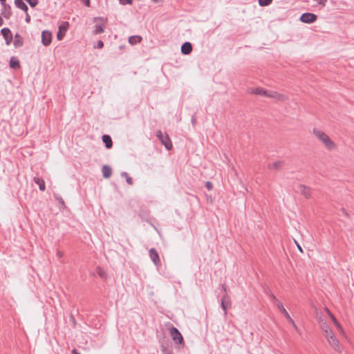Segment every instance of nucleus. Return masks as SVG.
Listing matches in <instances>:
<instances>
[{"instance_id":"1","label":"nucleus","mask_w":354,"mask_h":354,"mask_svg":"<svg viewBox=\"0 0 354 354\" xmlns=\"http://www.w3.org/2000/svg\"><path fill=\"white\" fill-rule=\"evenodd\" d=\"M313 133L328 150H333L335 148V144L334 142L324 131L317 129H313Z\"/></svg>"},{"instance_id":"2","label":"nucleus","mask_w":354,"mask_h":354,"mask_svg":"<svg viewBox=\"0 0 354 354\" xmlns=\"http://www.w3.org/2000/svg\"><path fill=\"white\" fill-rule=\"evenodd\" d=\"M156 136L167 150L172 148V143L167 133H163L160 130H158L156 131Z\"/></svg>"},{"instance_id":"3","label":"nucleus","mask_w":354,"mask_h":354,"mask_svg":"<svg viewBox=\"0 0 354 354\" xmlns=\"http://www.w3.org/2000/svg\"><path fill=\"white\" fill-rule=\"evenodd\" d=\"M317 19V16L314 13L304 12L300 17L299 20L304 24H312Z\"/></svg>"},{"instance_id":"4","label":"nucleus","mask_w":354,"mask_h":354,"mask_svg":"<svg viewBox=\"0 0 354 354\" xmlns=\"http://www.w3.org/2000/svg\"><path fill=\"white\" fill-rule=\"evenodd\" d=\"M170 335L172 339L178 344H183V337L180 331L174 326H172L170 329Z\"/></svg>"},{"instance_id":"5","label":"nucleus","mask_w":354,"mask_h":354,"mask_svg":"<svg viewBox=\"0 0 354 354\" xmlns=\"http://www.w3.org/2000/svg\"><path fill=\"white\" fill-rule=\"evenodd\" d=\"M326 339L329 344L333 347L334 350L338 352L341 351V346L339 344V342L335 335H330V337H328Z\"/></svg>"},{"instance_id":"6","label":"nucleus","mask_w":354,"mask_h":354,"mask_svg":"<svg viewBox=\"0 0 354 354\" xmlns=\"http://www.w3.org/2000/svg\"><path fill=\"white\" fill-rule=\"evenodd\" d=\"M52 41V34L48 30H43L41 32V43L44 46H48Z\"/></svg>"},{"instance_id":"7","label":"nucleus","mask_w":354,"mask_h":354,"mask_svg":"<svg viewBox=\"0 0 354 354\" xmlns=\"http://www.w3.org/2000/svg\"><path fill=\"white\" fill-rule=\"evenodd\" d=\"M68 26L69 24L67 21L62 22V24L59 26V30L57 34V39L58 40L60 41L64 38L65 32L67 30Z\"/></svg>"},{"instance_id":"8","label":"nucleus","mask_w":354,"mask_h":354,"mask_svg":"<svg viewBox=\"0 0 354 354\" xmlns=\"http://www.w3.org/2000/svg\"><path fill=\"white\" fill-rule=\"evenodd\" d=\"M149 254L150 259L156 266L160 265V259L159 257V254L155 248H151L149 250Z\"/></svg>"},{"instance_id":"9","label":"nucleus","mask_w":354,"mask_h":354,"mask_svg":"<svg viewBox=\"0 0 354 354\" xmlns=\"http://www.w3.org/2000/svg\"><path fill=\"white\" fill-rule=\"evenodd\" d=\"M1 33L5 39L6 45H10L12 40V35L8 28H3L1 30Z\"/></svg>"},{"instance_id":"10","label":"nucleus","mask_w":354,"mask_h":354,"mask_svg":"<svg viewBox=\"0 0 354 354\" xmlns=\"http://www.w3.org/2000/svg\"><path fill=\"white\" fill-rule=\"evenodd\" d=\"M231 304L229 297L225 294L223 295L221 300V306L223 310L224 316L225 317L227 314V307Z\"/></svg>"},{"instance_id":"11","label":"nucleus","mask_w":354,"mask_h":354,"mask_svg":"<svg viewBox=\"0 0 354 354\" xmlns=\"http://www.w3.org/2000/svg\"><path fill=\"white\" fill-rule=\"evenodd\" d=\"M266 97L274 98L278 100L283 101L286 99L285 95L278 93L277 92L273 91H267V95Z\"/></svg>"},{"instance_id":"12","label":"nucleus","mask_w":354,"mask_h":354,"mask_svg":"<svg viewBox=\"0 0 354 354\" xmlns=\"http://www.w3.org/2000/svg\"><path fill=\"white\" fill-rule=\"evenodd\" d=\"M277 306L278 307V308L280 310V311L281 312V313L286 317V318L290 322H291L293 325H295V322L294 321L292 320V319L290 317V315L288 314V313L286 311V310L285 309V308L283 307L282 303H281L280 301H277Z\"/></svg>"},{"instance_id":"13","label":"nucleus","mask_w":354,"mask_h":354,"mask_svg":"<svg viewBox=\"0 0 354 354\" xmlns=\"http://www.w3.org/2000/svg\"><path fill=\"white\" fill-rule=\"evenodd\" d=\"M180 50L183 55H189L192 50V44L189 41L183 43L181 46Z\"/></svg>"},{"instance_id":"14","label":"nucleus","mask_w":354,"mask_h":354,"mask_svg":"<svg viewBox=\"0 0 354 354\" xmlns=\"http://www.w3.org/2000/svg\"><path fill=\"white\" fill-rule=\"evenodd\" d=\"M1 15L6 18L9 19L12 15L11 8L8 4L1 5Z\"/></svg>"},{"instance_id":"15","label":"nucleus","mask_w":354,"mask_h":354,"mask_svg":"<svg viewBox=\"0 0 354 354\" xmlns=\"http://www.w3.org/2000/svg\"><path fill=\"white\" fill-rule=\"evenodd\" d=\"M297 189V192H301L306 198H310V191L309 187L303 185H299Z\"/></svg>"},{"instance_id":"16","label":"nucleus","mask_w":354,"mask_h":354,"mask_svg":"<svg viewBox=\"0 0 354 354\" xmlns=\"http://www.w3.org/2000/svg\"><path fill=\"white\" fill-rule=\"evenodd\" d=\"M13 44L15 48L21 47L24 44V39H23L22 37L20 35H19L18 33H17L15 35V39H14Z\"/></svg>"},{"instance_id":"17","label":"nucleus","mask_w":354,"mask_h":354,"mask_svg":"<svg viewBox=\"0 0 354 354\" xmlns=\"http://www.w3.org/2000/svg\"><path fill=\"white\" fill-rule=\"evenodd\" d=\"M15 4L17 8L22 10L25 12H28V8L23 0H15Z\"/></svg>"},{"instance_id":"18","label":"nucleus","mask_w":354,"mask_h":354,"mask_svg":"<svg viewBox=\"0 0 354 354\" xmlns=\"http://www.w3.org/2000/svg\"><path fill=\"white\" fill-rule=\"evenodd\" d=\"M102 141L107 149H110L113 146L111 138L109 135L102 136Z\"/></svg>"},{"instance_id":"19","label":"nucleus","mask_w":354,"mask_h":354,"mask_svg":"<svg viewBox=\"0 0 354 354\" xmlns=\"http://www.w3.org/2000/svg\"><path fill=\"white\" fill-rule=\"evenodd\" d=\"M102 170L103 177L104 178H109L112 174V169H111V167H109L108 165H104L102 167Z\"/></svg>"},{"instance_id":"20","label":"nucleus","mask_w":354,"mask_h":354,"mask_svg":"<svg viewBox=\"0 0 354 354\" xmlns=\"http://www.w3.org/2000/svg\"><path fill=\"white\" fill-rule=\"evenodd\" d=\"M33 181L35 184L39 185V188L41 191H44L46 189L45 182L42 178L35 177L33 178Z\"/></svg>"},{"instance_id":"21","label":"nucleus","mask_w":354,"mask_h":354,"mask_svg":"<svg viewBox=\"0 0 354 354\" xmlns=\"http://www.w3.org/2000/svg\"><path fill=\"white\" fill-rule=\"evenodd\" d=\"M10 67L14 69L20 68L19 61L17 58L12 57L9 62Z\"/></svg>"},{"instance_id":"22","label":"nucleus","mask_w":354,"mask_h":354,"mask_svg":"<svg viewBox=\"0 0 354 354\" xmlns=\"http://www.w3.org/2000/svg\"><path fill=\"white\" fill-rule=\"evenodd\" d=\"M322 329L324 332L325 337H330V335H334L330 327L326 323H324L322 326Z\"/></svg>"},{"instance_id":"23","label":"nucleus","mask_w":354,"mask_h":354,"mask_svg":"<svg viewBox=\"0 0 354 354\" xmlns=\"http://www.w3.org/2000/svg\"><path fill=\"white\" fill-rule=\"evenodd\" d=\"M251 93L253 94H255V95H262V96H266V95H267V91L263 88H259V87L252 88L251 91Z\"/></svg>"},{"instance_id":"24","label":"nucleus","mask_w":354,"mask_h":354,"mask_svg":"<svg viewBox=\"0 0 354 354\" xmlns=\"http://www.w3.org/2000/svg\"><path fill=\"white\" fill-rule=\"evenodd\" d=\"M104 32V26L100 24H95L93 29V34L98 35Z\"/></svg>"},{"instance_id":"25","label":"nucleus","mask_w":354,"mask_h":354,"mask_svg":"<svg viewBox=\"0 0 354 354\" xmlns=\"http://www.w3.org/2000/svg\"><path fill=\"white\" fill-rule=\"evenodd\" d=\"M142 41V37L139 35L131 36L129 38V42L131 44H136Z\"/></svg>"},{"instance_id":"26","label":"nucleus","mask_w":354,"mask_h":354,"mask_svg":"<svg viewBox=\"0 0 354 354\" xmlns=\"http://www.w3.org/2000/svg\"><path fill=\"white\" fill-rule=\"evenodd\" d=\"M283 164V162L282 161H277V162H274L273 163H272L271 165H269V168L270 169H279L281 167Z\"/></svg>"},{"instance_id":"27","label":"nucleus","mask_w":354,"mask_h":354,"mask_svg":"<svg viewBox=\"0 0 354 354\" xmlns=\"http://www.w3.org/2000/svg\"><path fill=\"white\" fill-rule=\"evenodd\" d=\"M121 175L126 178V181L129 185L133 184L132 178L128 175V174L125 171L122 172Z\"/></svg>"},{"instance_id":"28","label":"nucleus","mask_w":354,"mask_h":354,"mask_svg":"<svg viewBox=\"0 0 354 354\" xmlns=\"http://www.w3.org/2000/svg\"><path fill=\"white\" fill-rule=\"evenodd\" d=\"M272 0H259V4L261 6H268L271 4Z\"/></svg>"},{"instance_id":"29","label":"nucleus","mask_w":354,"mask_h":354,"mask_svg":"<svg viewBox=\"0 0 354 354\" xmlns=\"http://www.w3.org/2000/svg\"><path fill=\"white\" fill-rule=\"evenodd\" d=\"M54 197L62 205V207H65V203L60 196L54 194Z\"/></svg>"},{"instance_id":"30","label":"nucleus","mask_w":354,"mask_h":354,"mask_svg":"<svg viewBox=\"0 0 354 354\" xmlns=\"http://www.w3.org/2000/svg\"><path fill=\"white\" fill-rule=\"evenodd\" d=\"M268 295L270 297V300L276 305H277V301H279L277 299V297L271 292H268Z\"/></svg>"},{"instance_id":"31","label":"nucleus","mask_w":354,"mask_h":354,"mask_svg":"<svg viewBox=\"0 0 354 354\" xmlns=\"http://www.w3.org/2000/svg\"><path fill=\"white\" fill-rule=\"evenodd\" d=\"M161 351L162 353V354H173L172 353V351H170L169 349H168L166 346H165L164 345H162L161 346Z\"/></svg>"},{"instance_id":"32","label":"nucleus","mask_w":354,"mask_h":354,"mask_svg":"<svg viewBox=\"0 0 354 354\" xmlns=\"http://www.w3.org/2000/svg\"><path fill=\"white\" fill-rule=\"evenodd\" d=\"M26 1L32 8L35 7L39 3L38 0H26Z\"/></svg>"},{"instance_id":"33","label":"nucleus","mask_w":354,"mask_h":354,"mask_svg":"<svg viewBox=\"0 0 354 354\" xmlns=\"http://www.w3.org/2000/svg\"><path fill=\"white\" fill-rule=\"evenodd\" d=\"M313 1L316 2L318 5L322 6V7H324L327 2V0H313Z\"/></svg>"},{"instance_id":"34","label":"nucleus","mask_w":354,"mask_h":354,"mask_svg":"<svg viewBox=\"0 0 354 354\" xmlns=\"http://www.w3.org/2000/svg\"><path fill=\"white\" fill-rule=\"evenodd\" d=\"M120 3L122 5L131 4L133 0H118Z\"/></svg>"},{"instance_id":"35","label":"nucleus","mask_w":354,"mask_h":354,"mask_svg":"<svg viewBox=\"0 0 354 354\" xmlns=\"http://www.w3.org/2000/svg\"><path fill=\"white\" fill-rule=\"evenodd\" d=\"M328 314H329L330 317H331L332 320L333 321V322H334L337 326H338L339 327V323L337 322V319H335V317H334V315H333V314H331V313H330V311H329V310H328Z\"/></svg>"},{"instance_id":"36","label":"nucleus","mask_w":354,"mask_h":354,"mask_svg":"<svg viewBox=\"0 0 354 354\" xmlns=\"http://www.w3.org/2000/svg\"><path fill=\"white\" fill-rule=\"evenodd\" d=\"M205 187L209 191L213 188V185L210 181H207L205 183Z\"/></svg>"},{"instance_id":"37","label":"nucleus","mask_w":354,"mask_h":354,"mask_svg":"<svg viewBox=\"0 0 354 354\" xmlns=\"http://www.w3.org/2000/svg\"><path fill=\"white\" fill-rule=\"evenodd\" d=\"M103 46H104L103 41L102 40L97 41V45H96L95 48H102Z\"/></svg>"},{"instance_id":"38","label":"nucleus","mask_w":354,"mask_h":354,"mask_svg":"<svg viewBox=\"0 0 354 354\" xmlns=\"http://www.w3.org/2000/svg\"><path fill=\"white\" fill-rule=\"evenodd\" d=\"M25 21L26 23H30V15L27 12H26V18H25Z\"/></svg>"},{"instance_id":"39","label":"nucleus","mask_w":354,"mask_h":354,"mask_svg":"<svg viewBox=\"0 0 354 354\" xmlns=\"http://www.w3.org/2000/svg\"><path fill=\"white\" fill-rule=\"evenodd\" d=\"M82 2L87 7H90V0H82Z\"/></svg>"},{"instance_id":"40","label":"nucleus","mask_w":354,"mask_h":354,"mask_svg":"<svg viewBox=\"0 0 354 354\" xmlns=\"http://www.w3.org/2000/svg\"><path fill=\"white\" fill-rule=\"evenodd\" d=\"M98 274L101 277H104V272L102 270V269H99L98 272H97Z\"/></svg>"},{"instance_id":"41","label":"nucleus","mask_w":354,"mask_h":354,"mask_svg":"<svg viewBox=\"0 0 354 354\" xmlns=\"http://www.w3.org/2000/svg\"><path fill=\"white\" fill-rule=\"evenodd\" d=\"M57 255L59 258H62L64 255V253L62 251H58L57 252Z\"/></svg>"},{"instance_id":"42","label":"nucleus","mask_w":354,"mask_h":354,"mask_svg":"<svg viewBox=\"0 0 354 354\" xmlns=\"http://www.w3.org/2000/svg\"><path fill=\"white\" fill-rule=\"evenodd\" d=\"M71 354H80L76 349H73L71 351Z\"/></svg>"},{"instance_id":"43","label":"nucleus","mask_w":354,"mask_h":354,"mask_svg":"<svg viewBox=\"0 0 354 354\" xmlns=\"http://www.w3.org/2000/svg\"><path fill=\"white\" fill-rule=\"evenodd\" d=\"M295 243H296V244L297 245V248H298L299 250L302 252L303 250H302L301 247L296 241H295Z\"/></svg>"},{"instance_id":"44","label":"nucleus","mask_w":354,"mask_h":354,"mask_svg":"<svg viewBox=\"0 0 354 354\" xmlns=\"http://www.w3.org/2000/svg\"><path fill=\"white\" fill-rule=\"evenodd\" d=\"M3 24V20L2 17L0 16V26H1Z\"/></svg>"},{"instance_id":"45","label":"nucleus","mask_w":354,"mask_h":354,"mask_svg":"<svg viewBox=\"0 0 354 354\" xmlns=\"http://www.w3.org/2000/svg\"><path fill=\"white\" fill-rule=\"evenodd\" d=\"M94 19L95 20H97V19L104 20V19L102 17H95ZM104 21H106V19H105Z\"/></svg>"},{"instance_id":"46","label":"nucleus","mask_w":354,"mask_h":354,"mask_svg":"<svg viewBox=\"0 0 354 354\" xmlns=\"http://www.w3.org/2000/svg\"><path fill=\"white\" fill-rule=\"evenodd\" d=\"M71 321H73V323H75V317H73V315H71Z\"/></svg>"},{"instance_id":"47","label":"nucleus","mask_w":354,"mask_h":354,"mask_svg":"<svg viewBox=\"0 0 354 354\" xmlns=\"http://www.w3.org/2000/svg\"><path fill=\"white\" fill-rule=\"evenodd\" d=\"M6 0H0V3H1V5L6 4Z\"/></svg>"},{"instance_id":"48","label":"nucleus","mask_w":354,"mask_h":354,"mask_svg":"<svg viewBox=\"0 0 354 354\" xmlns=\"http://www.w3.org/2000/svg\"><path fill=\"white\" fill-rule=\"evenodd\" d=\"M223 290L226 292V287L225 286H223Z\"/></svg>"},{"instance_id":"49","label":"nucleus","mask_w":354,"mask_h":354,"mask_svg":"<svg viewBox=\"0 0 354 354\" xmlns=\"http://www.w3.org/2000/svg\"><path fill=\"white\" fill-rule=\"evenodd\" d=\"M342 212H343L345 214H346V212H345V210H344V209H342Z\"/></svg>"}]
</instances>
